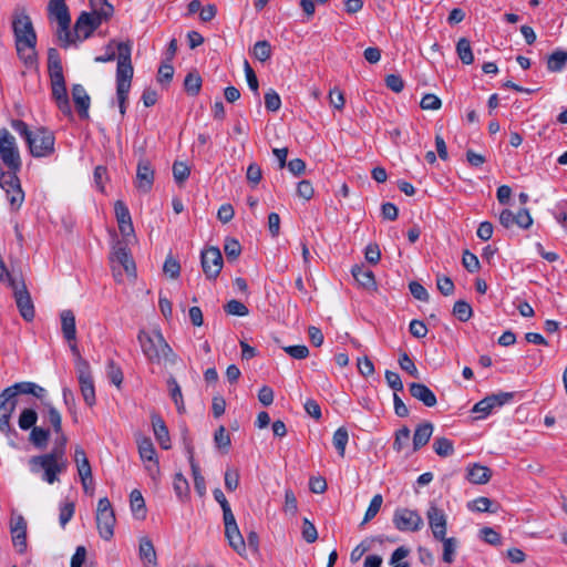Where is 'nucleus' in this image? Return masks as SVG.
Segmentation results:
<instances>
[{"mask_svg": "<svg viewBox=\"0 0 567 567\" xmlns=\"http://www.w3.org/2000/svg\"><path fill=\"white\" fill-rule=\"evenodd\" d=\"M50 436H51V432L49 429H45L42 426H33V429H31V433L29 435V441L37 449L43 450L47 447Z\"/></svg>", "mask_w": 567, "mask_h": 567, "instance_id": "38", "label": "nucleus"}, {"mask_svg": "<svg viewBox=\"0 0 567 567\" xmlns=\"http://www.w3.org/2000/svg\"><path fill=\"white\" fill-rule=\"evenodd\" d=\"M138 557L144 567H156L157 556L155 547L148 537L140 538Z\"/></svg>", "mask_w": 567, "mask_h": 567, "instance_id": "24", "label": "nucleus"}, {"mask_svg": "<svg viewBox=\"0 0 567 567\" xmlns=\"http://www.w3.org/2000/svg\"><path fill=\"white\" fill-rule=\"evenodd\" d=\"M227 315L245 317L249 313L248 308L239 300L233 299L224 306Z\"/></svg>", "mask_w": 567, "mask_h": 567, "instance_id": "53", "label": "nucleus"}, {"mask_svg": "<svg viewBox=\"0 0 567 567\" xmlns=\"http://www.w3.org/2000/svg\"><path fill=\"white\" fill-rule=\"evenodd\" d=\"M514 398L513 392H498L496 394L487 395V399L491 403V408L495 410L496 408H501L504 404L511 402Z\"/></svg>", "mask_w": 567, "mask_h": 567, "instance_id": "59", "label": "nucleus"}, {"mask_svg": "<svg viewBox=\"0 0 567 567\" xmlns=\"http://www.w3.org/2000/svg\"><path fill=\"white\" fill-rule=\"evenodd\" d=\"M29 467L33 474L43 471L41 478L48 484L59 481V474L68 468V458L63 456L61 449L52 450L49 453L31 456Z\"/></svg>", "mask_w": 567, "mask_h": 567, "instance_id": "3", "label": "nucleus"}, {"mask_svg": "<svg viewBox=\"0 0 567 567\" xmlns=\"http://www.w3.org/2000/svg\"><path fill=\"white\" fill-rule=\"evenodd\" d=\"M456 53L464 64H472L474 61L471 42L466 38H461L456 43Z\"/></svg>", "mask_w": 567, "mask_h": 567, "instance_id": "41", "label": "nucleus"}, {"mask_svg": "<svg viewBox=\"0 0 567 567\" xmlns=\"http://www.w3.org/2000/svg\"><path fill=\"white\" fill-rule=\"evenodd\" d=\"M11 127L24 140L33 157H48L54 153L55 136L49 128L31 130L22 120H12Z\"/></svg>", "mask_w": 567, "mask_h": 567, "instance_id": "1", "label": "nucleus"}, {"mask_svg": "<svg viewBox=\"0 0 567 567\" xmlns=\"http://www.w3.org/2000/svg\"><path fill=\"white\" fill-rule=\"evenodd\" d=\"M410 394L421 401L425 406L433 408L437 400L434 392L424 383L412 382L409 384Z\"/></svg>", "mask_w": 567, "mask_h": 567, "instance_id": "21", "label": "nucleus"}, {"mask_svg": "<svg viewBox=\"0 0 567 567\" xmlns=\"http://www.w3.org/2000/svg\"><path fill=\"white\" fill-rule=\"evenodd\" d=\"M493 505L492 499L488 497L480 496L475 498L473 502L468 503V508L474 512L480 513H495V509H492L491 506Z\"/></svg>", "mask_w": 567, "mask_h": 567, "instance_id": "55", "label": "nucleus"}, {"mask_svg": "<svg viewBox=\"0 0 567 567\" xmlns=\"http://www.w3.org/2000/svg\"><path fill=\"white\" fill-rule=\"evenodd\" d=\"M443 543V561L451 564L454 560V554L457 547V539L455 537H446L444 539H439Z\"/></svg>", "mask_w": 567, "mask_h": 567, "instance_id": "48", "label": "nucleus"}, {"mask_svg": "<svg viewBox=\"0 0 567 567\" xmlns=\"http://www.w3.org/2000/svg\"><path fill=\"white\" fill-rule=\"evenodd\" d=\"M61 318V329L63 337L66 341H75L76 339V327H75V316L72 310H63L60 315Z\"/></svg>", "mask_w": 567, "mask_h": 567, "instance_id": "31", "label": "nucleus"}, {"mask_svg": "<svg viewBox=\"0 0 567 567\" xmlns=\"http://www.w3.org/2000/svg\"><path fill=\"white\" fill-rule=\"evenodd\" d=\"M92 9L91 14L99 17L103 21H107L114 12V8L107 0H90Z\"/></svg>", "mask_w": 567, "mask_h": 567, "instance_id": "39", "label": "nucleus"}, {"mask_svg": "<svg viewBox=\"0 0 567 567\" xmlns=\"http://www.w3.org/2000/svg\"><path fill=\"white\" fill-rule=\"evenodd\" d=\"M0 159L7 171H21L22 159L16 137L7 130H0Z\"/></svg>", "mask_w": 567, "mask_h": 567, "instance_id": "7", "label": "nucleus"}, {"mask_svg": "<svg viewBox=\"0 0 567 567\" xmlns=\"http://www.w3.org/2000/svg\"><path fill=\"white\" fill-rule=\"evenodd\" d=\"M224 252L229 261L236 260L241 254V245L234 237H227L224 243Z\"/></svg>", "mask_w": 567, "mask_h": 567, "instance_id": "46", "label": "nucleus"}, {"mask_svg": "<svg viewBox=\"0 0 567 567\" xmlns=\"http://www.w3.org/2000/svg\"><path fill=\"white\" fill-rule=\"evenodd\" d=\"M138 453L143 461L153 462V464L147 467L150 472H152L153 468L158 470L156 451L150 437H143L138 441Z\"/></svg>", "mask_w": 567, "mask_h": 567, "instance_id": "32", "label": "nucleus"}, {"mask_svg": "<svg viewBox=\"0 0 567 567\" xmlns=\"http://www.w3.org/2000/svg\"><path fill=\"white\" fill-rule=\"evenodd\" d=\"M393 524L400 532H417L423 526V519L416 511L398 508L393 514Z\"/></svg>", "mask_w": 567, "mask_h": 567, "instance_id": "10", "label": "nucleus"}, {"mask_svg": "<svg viewBox=\"0 0 567 567\" xmlns=\"http://www.w3.org/2000/svg\"><path fill=\"white\" fill-rule=\"evenodd\" d=\"M12 543L20 554L27 549V522L19 516L11 525Z\"/></svg>", "mask_w": 567, "mask_h": 567, "instance_id": "23", "label": "nucleus"}, {"mask_svg": "<svg viewBox=\"0 0 567 567\" xmlns=\"http://www.w3.org/2000/svg\"><path fill=\"white\" fill-rule=\"evenodd\" d=\"M114 261H116L128 276H136L135 262L125 246H120L114 251Z\"/></svg>", "mask_w": 567, "mask_h": 567, "instance_id": "30", "label": "nucleus"}, {"mask_svg": "<svg viewBox=\"0 0 567 567\" xmlns=\"http://www.w3.org/2000/svg\"><path fill=\"white\" fill-rule=\"evenodd\" d=\"M13 297L17 303V308L21 315V317L27 321L31 322L35 317L34 305L31 298L30 292L24 284V280L20 276V285L18 287L14 286Z\"/></svg>", "mask_w": 567, "mask_h": 567, "instance_id": "11", "label": "nucleus"}, {"mask_svg": "<svg viewBox=\"0 0 567 567\" xmlns=\"http://www.w3.org/2000/svg\"><path fill=\"white\" fill-rule=\"evenodd\" d=\"M18 394H32L33 396L43 400V398L47 394V391L44 388L33 382L23 381L14 383L13 385L6 388L1 392V396H8L11 400H17L16 398Z\"/></svg>", "mask_w": 567, "mask_h": 567, "instance_id": "15", "label": "nucleus"}, {"mask_svg": "<svg viewBox=\"0 0 567 567\" xmlns=\"http://www.w3.org/2000/svg\"><path fill=\"white\" fill-rule=\"evenodd\" d=\"M399 365L400 368L405 371L411 377L419 379V370L416 365L414 364L413 360L409 357L406 352H402L399 357Z\"/></svg>", "mask_w": 567, "mask_h": 567, "instance_id": "54", "label": "nucleus"}, {"mask_svg": "<svg viewBox=\"0 0 567 567\" xmlns=\"http://www.w3.org/2000/svg\"><path fill=\"white\" fill-rule=\"evenodd\" d=\"M410 429L408 426H402L395 432L393 450L396 452H401L405 446H408L410 442Z\"/></svg>", "mask_w": 567, "mask_h": 567, "instance_id": "51", "label": "nucleus"}, {"mask_svg": "<svg viewBox=\"0 0 567 567\" xmlns=\"http://www.w3.org/2000/svg\"><path fill=\"white\" fill-rule=\"evenodd\" d=\"M72 99L75 104L79 116L83 120L89 118L91 99L82 84L72 85Z\"/></svg>", "mask_w": 567, "mask_h": 567, "instance_id": "18", "label": "nucleus"}, {"mask_svg": "<svg viewBox=\"0 0 567 567\" xmlns=\"http://www.w3.org/2000/svg\"><path fill=\"white\" fill-rule=\"evenodd\" d=\"M433 450L439 456L447 457L454 453V445L447 437H436L433 443Z\"/></svg>", "mask_w": 567, "mask_h": 567, "instance_id": "44", "label": "nucleus"}, {"mask_svg": "<svg viewBox=\"0 0 567 567\" xmlns=\"http://www.w3.org/2000/svg\"><path fill=\"white\" fill-rule=\"evenodd\" d=\"M433 424L429 421H425L416 426L413 434V452L419 451L429 443L433 433Z\"/></svg>", "mask_w": 567, "mask_h": 567, "instance_id": "27", "label": "nucleus"}, {"mask_svg": "<svg viewBox=\"0 0 567 567\" xmlns=\"http://www.w3.org/2000/svg\"><path fill=\"white\" fill-rule=\"evenodd\" d=\"M20 171H4L0 166V187L4 190L11 212H18L24 202V192L18 173Z\"/></svg>", "mask_w": 567, "mask_h": 567, "instance_id": "5", "label": "nucleus"}, {"mask_svg": "<svg viewBox=\"0 0 567 567\" xmlns=\"http://www.w3.org/2000/svg\"><path fill=\"white\" fill-rule=\"evenodd\" d=\"M95 520L100 537L104 540H111L114 536L116 518L113 506L107 497L99 499Z\"/></svg>", "mask_w": 567, "mask_h": 567, "instance_id": "8", "label": "nucleus"}, {"mask_svg": "<svg viewBox=\"0 0 567 567\" xmlns=\"http://www.w3.org/2000/svg\"><path fill=\"white\" fill-rule=\"evenodd\" d=\"M51 95L58 109L66 116L72 115V109L66 91L64 75L50 76Z\"/></svg>", "mask_w": 567, "mask_h": 567, "instance_id": "12", "label": "nucleus"}, {"mask_svg": "<svg viewBox=\"0 0 567 567\" xmlns=\"http://www.w3.org/2000/svg\"><path fill=\"white\" fill-rule=\"evenodd\" d=\"M74 461L81 481L90 480V483H92V468L87 460L86 453L81 446L75 447Z\"/></svg>", "mask_w": 567, "mask_h": 567, "instance_id": "29", "label": "nucleus"}, {"mask_svg": "<svg viewBox=\"0 0 567 567\" xmlns=\"http://www.w3.org/2000/svg\"><path fill=\"white\" fill-rule=\"evenodd\" d=\"M409 554H410L409 548H406L404 546L398 547L391 555L390 564L393 565V567H410V564L408 561L400 563V560L408 557Z\"/></svg>", "mask_w": 567, "mask_h": 567, "instance_id": "60", "label": "nucleus"}, {"mask_svg": "<svg viewBox=\"0 0 567 567\" xmlns=\"http://www.w3.org/2000/svg\"><path fill=\"white\" fill-rule=\"evenodd\" d=\"M436 288L445 297L452 296L455 290L453 280L445 275H436Z\"/></svg>", "mask_w": 567, "mask_h": 567, "instance_id": "52", "label": "nucleus"}, {"mask_svg": "<svg viewBox=\"0 0 567 567\" xmlns=\"http://www.w3.org/2000/svg\"><path fill=\"white\" fill-rule=\"evenodd\" d=\"M203 85V79L196 69L190 70L183 82L184 91L189 96H197Z\"/></svg>", "mask_w": 567, "mask_h": 567, "instance_id": "34", "label": "nucleus"}, {"mask_svg": "<svg viewBox=\"0 0 567 567\" xmlns=\"http://www.w3.org/2000/svg\"><path fill=\"white\" fill-rule=\"evenodd\" d=\"M420 106L422 110L436 111V110L441 109L442 101L435 94L427 93L422 97V100L420 102Z\"/></svg>", "mask_w": 567, "mask_h": 567, "instance_id": "64", "label": "nucleus"}, {"mask_svg": "<svg viewBox=\"0 0 567 567\" xmlns=\"http://www.w3.org/2000/svg\"><path fill=\"white\" fill-rule=\"evenodd\" d=\"M48 71L50 76L63 75L60 53L55 48L48 50Z\"/></svg>", "mask_w": 567, "mask_h": 567, "instance_id": "40", "label": "nucleus"}, {"mask_svg": "<svg viewBox=\"0 0 567 567\" xmlns=\"http://www.w3.org/2000/svg\"><path fill=\"white\" fill-rule=\"evenodd\" d=\"M130 506L133 516L136 519H144L146 517V506L142 493L138 489H133L130 494Z\"/></svg>", "mask_w": 567, "mask_h": 567, "instance_id": "36", "label": "nucleus"}, {"mask_svg": "<svg viewBox=\"0 0 567 567\" xmlns=\"http://www.w3.org/2000/svg\"><path fill=\"white\" fill-rule=\"evenodd\" d=\"M186 451L188 454V460L192 468V474L194 477V487L199 496H204L206 494V482L204 476L200 473V467L198 463L194 460V451L193 447L189 445H186Z\"/></svg>", "mask_w": 567, "mask_h": 567, "instance_id": "28", "label": "nucleus"}, {"mask_svg": "<svg viewBox=\"0 0 567 567\" xmlns=\"http://www.w3.org/2000/svg\"><path fill=\"white\" fill-rule=\"evenodd\" d=\"M426 517L433 537L435 539H444L446 535V515L443 509L432 504L426 512Z\"/></svg>", "mask_w": 567, "mask_h": 567, "instance_id": "16", "label": "nucleus"}, {"mask_svg": "<svg viewBox=\"0 0 567 567\" xmlns=\"http://www.w3.org/2000/svg\"><path fill=\"white\" fill-rule=\"evenodd\" d=\"M116 91L130 92L134 69L131 62L132 47L130 43L117 44Z\"/></svg>", "mask_w": 567, "mask_h": 567, "instance_id": "6", "label": "nucleus"}, {"mask_svg": "<svg viewBox=\"0 0 567 567\" xmlns=\"http://www.w3.org/2000/svg\"><path fill=\"white\" fill-rule=\"evenodd\" d=\"M462 264L468 272H476L481 268L478 258L470 250H464L462 256Z\"/></svg>", "mask_w": 567, "mask_h": 567, "instance_id": "62", "label": "nucleus"}, {"mask_svg": "<svg viewBox=\"0 0 567 567\" xmlns=\"http://www.w3.org/2000/svg\"><path fill=\"white\" fill-rule=\"evenodd\" d=\"M154 183V171L147 161H140L136 169L135 186L141 193H148Z\"/></svg>", "mask_w": 567, "mask_h": 567, "instance_id": "17", "label": "nucleus"}, {"mask_svg": "<svg viewBox=\"0 0 567 567\" xmlns=\"http://www.w3.org/2000/svg\"><path fill=\"white\" fill-rule=\"evenodd\" d=\"M103 20L90 12L83 11L78 17L74 24V35L79 40L90 38L93 32L102 24Z\"/></svg>", "mask_w": 567, "mask_h": 567, "instance_id": "14", "label": "nucleus"}, {"mask_svg": "<svg viewBox=\"0 0 567 567\" xmlns=\"http://www.w3.org/2000/svg\"><path fill=\"white\" fill-rule=\"evenodd\" d=\"M349 441V434L346 427H339L332 437L333 446L336 447L338 454L343 457L346 453V446Z\"/></svg>", "mask_w": 567, "mask_h": 567, "instance_id": "45", "label": "nucleus"}, {"mask_svg": "<svg viewBox=\"0 0 567 567\" xmlns=\"http://www.w3.org/2000/svg\"><path fill=\"white\" fill-rule=\"evenodd\" d=\"M567 64V51L557 49L547 56V70L549 72H561Z\"/></svg>", "mask_w": 567, "mask_h": 567, "instance_id": "37", "label": "nucleus"}, {"mask_svg": "<svg viewBox=\"0 0 567 567\" xmlns=\"http://www.w3.org/2000/svg\"><path fill=\"white\" fill-rule=\"evenodd\" d=\"M453 315L462 322H466L473 316L471 305L465 300H457L453 306Z\"/></svg>", "mask_w": 567, "mask_h": 567, "instance_id": "47", "label": "nucleus"}, {"mask_svg": "<svg viewBox=\"0 0 567 567\" xmlns=\"http://www.w3.org/2000/svg\"><path fill=\"white\" fill-rule=\"evenodd\" d=\"M151 422L156 441L162 449H171V437L164 420L156 413H152Z\"/></svg>", "mask_w": 567, "mask_h": 567, "instance_id": "22", "label": "nucleus"}, {"mask_svg": "<svg viewBox=\"0 0 567 567\" xmlns=\"http://www.w3.org/2000/svg\"><path fill=\"white\" fill-rule=\"evenodd\" d=\"M74 512H75V505L72 502H66L60 506L59 520H60V525L63 528L72 519Z\"/></svg>", "mask_w": 567, "mask_h": 567, "instance_id": "63", "label": "nucleus"}, {"mask_svg": "<svg viewBox=\"0 0 567 567\" xmlns=\"http://www.w3.org/2000/svg\"><path fill=\"white\" fill-rule=\"evenodd\" d=\"M115 217L122 235L128 236L134 231L130 210L124 202L116 200L114 204Z\"/></svg>", "mask_w": 567, "mask_h": 567, "instance_id": "20", "label": "nucleus"}, {"mask_svg": "<svg viewBox=\"0 0 567 567\" xmlns=\"http://www.w3.org/2000/svg\"><path fill=\"white\" fill-rule=\"evenodd\" d=\"M265 106H266L267 111H269V112L279 111V109L281 106V99L275 90L269 89V91L266 92Z\"/></svg>", "mask_w": 567, "mask_h": 567, "instance_id": "61", "label": "nucleus"}, {"mask_svg": "<svg viewBox=\"0 0 567 567\" xmlns=\"http://www.w3.org/2000/svg\"><path fill=\"white\" fill-rule=\"evenodd\" d=\"M38 413L34 409H24L21 411L18 420V425L21 430L28 431L37 426Z\"/></svg>", "mask_w": 567, "mask_h": 567, "instance_id": "43", "label": "nucleus"}, {"mask_svg": "<svg viewBox=\"0 0 567 567\" xmlns=\"http://www.w3.org/2000/svg\"><path fill=\"white\" fill-rule=\"evenodd\" d=\"M254 56L260 61L265 62L271 56V45L267 40L257 41L252 48Z\"/></svg>", "mask_w": 567, "mask_h": 567, "instance_id": "49", "label": "nucleus"}, {"mask_svg": "<svg viewBox=\"0 0 567 567\" xmlns=\"http://www.w3.org/2000/svg\"><path fill=\"white\" fill-rule=\"evenodd\" d=\"M48 10L50 16L58 21L59 25L65 27L68 22H71V16L65 0H50Z\"/></svg>", "mask_w": 567, "mask_h": 567, "instance_id": "26", "label": "nucleus"}, {"mask_svg": "<svg viewBox=\"0 0 567 567\" xmlns=\"http://www.w3.org/2000/svg\"><path fill=\"white\" fill-rule=\"evenodd\" d=\"M47 409V419L55 433L62 432V416L58 409L50 402H43Z\"/></svg>", "mask_w": 567, "mask_h": 567, "instance_id": "42", "label": "nucleus"}, {"mask_svg": "<svg viewBox=\"0 0 567 567\" xmlns=\"http://www.w3.org/2000/svg\"><path fill=\"white\" fill-rule=\"evenodd\" d=\"M107 377L115 386L120 388L123 382V372L120 365H117L113 360H110L107 363Z\"/></svg>", "mask_w": 567, "mask_h": 567, "instance_id": "58", "label": "nucleus"}, {"mask_svg": "<svg viewBox=\"0 0 567 567\" xmlns=\"http://www.w3.org/2000/svg\"><path fill=\"white\" fill-rule=\"evenodd\" d=\"M202 267L208 279H216L223 268V256L217 247H208L202 251Z\"/></svg>", "mask_w": 567, "mask_h": 567, "instance_id": "13", "label": "nucleus"}, {"mask_svg": "<svg viewBox=\"0 0 567 567\" xmlns=\"http://www.w3.org/2000/svg\"><path fill=\"white\" fill-rule=\"evenodd\" d=\"M239 472L236 468L228 467L224 475L225 487L228 492H234L239 486Z\"/></svg>", "mask_w": 567, "mask_h": 567, "instance_id": "57", "label": "nucleus"}, {"mask_svg": "<svg viewBox=\"0 0 567 567\" xmlns=\"http://www.w3.org/2000/svg\"><path fill=\"white\" fill-rule=\"evenodd\" d=\"M214 442L217 449L223 450L225 452H228L231 441L230 435L226 431L225 426L220 425L215 434H214Z\"/></svg>", "mask_w": 567, "mask_h": 567, "instance_id": "50", "label": "nucleus"}, {"mask_svg": "<svg viewBox=\"0 0 567 567\" xmlns=\"http://www.w3.org/2000/svg\"><path fill=\"white\" fill-rule=\"evenodd\" d=\"M466 477L473 484H486L492 477V471L487 466L475 463L467 468Z\"/></svg>", "mask_w": 567, "mask_h": 567, "instance_id": "33", "label": "nucleus"}, {"mask_svg": "<svg viewBox=\"0 0 567 567\" xmlns=\"http://www.w3.org/2000/svg\"><path fill=\"white\" fill-rule=\"evenodd\" d=\"M177 50V39L173 38L169 41L168 49L166 52V61H164L159 69L157 74V80L159 83H168L173 76H174V66L169 63V61L174 58V54Z\"/></svg>", "mask_w": 567, "mask_h": 567, "instance_id": "19", "label": "nucleus"}, {"mask_svg": "<svg viewBox=\"0 0 567 567\" xmlns=\"http://www.w3.org/2000/svg\"><path fill=\"white\" fill-rule=\"evenodd\" d=\"M382 503H383L382 495L375 494L369 504V507L365 512L362 524L370 522L371 519H373L377 516V514L379 513V511L382 506Z\"/></svg>", "mask_w": 567, "mask_h": 567, "instance_id": "56", "label": "nucleus"}, {"mask_svg": "<svg viewBox=\"0 0 567 567\" xmlns=\"http://www.w3.org/2000/svg\"><path fill=\"white\" fill-rule=\"evenodd\" d=\"M75 371L83 400L89 406H93L96 402V396L90 363L82 357H79V360L75 361Z\"/></svg>", "mask_w": 567, "mask_h": 567, "instance_id": "9", "label": "nucleus"}, {"mask_svg": "<svg viewBox=\"0 0 567 567\" xmlns=\"http://www.w3.org/2000/svg\"><path fill=\"white\" fill-rule=\"evenodd\" d=\"M137 339L143 353L148 360L157 362L169 361L171 363H174V360L171 358L173 355V349L165 341L159 331L154 330L152 332H147L141 330Z\"/></svg>", "mask_w": 567, "mask_h": 567, "instance_id": "4", "label": "nucleus"}, {"mask_svg": "<svg viewBox=\"0 0 567 567\" xmlns=\"http://www.w3.org/2000/svg\"><path fill=\"white\" fill-rule=\"evenodd\" d=\"M12 29L19 58L27 66H32L37 62V34L30 17L24 12L14 16Z\"/></svg>", "mask_w": 567, "mask_h": 567, "instance_id": "2", "label": "nucleus"}, {"mask_svg": "<svg viewBox=\"0 0 567 567\" xmlns=\"http://www.w3.org/2000/svg\"><path fill=\"white\" fill-rule=\"evenodd\" d=\"M354 280L365 289H375L377 282L372 270L363 265H354L351 269Z\"/></svg>", "mask_w": 567, "mask_h": 567, "instance_id": "25", "label": "nucleus"}, {"mask_svg": "<svg viewBox=\"0 0 567 567\" xmlns=\"http://www.w3.org/2000/svg\"><path fill=\"white\" fill-rule=\"evenodd\" d=\"M225 536L233 549L237 554L243 555V553L246 550V542L240 534L237 524H234V526L225 527Z\"/></svg>", "mask_w": 567, "mask_h": 567, "instance_id": "35", "label": "nucleus"}]
</instances>
